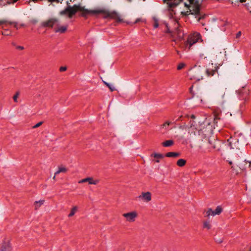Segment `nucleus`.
Masks as SVG:
<instances>
[{"instance_id":"1","label":"nucleus","mask_w":251,"mask_h":251,"mask_svg":"<svg viewBox=\"0 0 251 251\" xmlns=\"http://www.w3.org/2000/svg\"><path fill=\"white\" fill-rule=\"evenodd\" d=\"M77 11L82 12L81 15L83 17H86L88 14L97 15L99 14H104L105 17H111L116 19L118 21H121V18L119 15L116 12H113L110 13L107 10L103 8H97L94 10H88L85 9L84 7L80 4H75L73 6H67L65 9L61 12V14L67 13L69 14V17L71 18Z\"/></svg>"},{"instance_id":"2","label":"nucleus","mask_w":251,"mask_h":251,"mask_svg":"<svg viewBox=\"0 0 251 251\" xmlns=\"http://www.w3.org/2000/svg\"><path fill=\"white\" fill-rule=\"evenodd\" d=\"M217 72V68L214 69H205L200 66H195L188 72V76L191 80L199 81L203 79V75L206 74L207 76H213Z\"/></svg>"},{"instance_id":"3","label":"nucleus","mask_w":251,"mask_h":251,"mask_svg":"<svg viewBox=\"0 0 251 251\" xmlns=\"http://www.w3.org/2000/svg\"><path fill=\"white\" fill-rule=\"evenodd\" d=\"M200 40H201V34L199 33L195 32L189 36L185 43L186 47L190 50L193 45Z\"/></svg>"},{"instance_id":"4","label":"nucleus","mask_w":251,"mask_h":251,"mask_svg":"<svg viewBox=\"0 0 251 251\" xmlns=\"http://www.w3.org/2000/svg\"><path fill=\"white\" fill-rule=\"evenodd\" d=\"M123 216L125 217L126 221L129 223H132L135 221L138 216L136 211H133L128 213H124Z\"/></svg>"},{"instance_id":"5","label":"nucleus","mask_w":251,"mask_h":251,"mask_svg":"<svg viewBox=\"0 0 251 251\" xmlns=\"http://www.w3.org/2000/svg\"><path fill=\"white\" fill-rule=\"evenodd\" d=\"M191 5L190 7L191 10L196 15H199L200 10V5L199 4V0H188Z\"/></svg>"},{"instance_id":"6","label":"nucleus","mask_w":251,"mask_h":251,"mask_svg":"<svg viewBox=\"0 0 251 251\" xmlns=\"http://www.w3.org/2000/svg\"><path fill=\"white\" fill-rule=\"evenodd\" d=\"M223 211V208L221 206H217L215 210H213L211 208H208L206 211V216L209 217L210 216H214L215 215H220Z\"/></svg>"},{"instance_id":"7","label":"nucleus","mask_w":251,"mask_h":251,"mask_svg":"<svg viewBox=\"0 0 251 251\" xmlns=\"http://www.w3.org/2000/svg\"><path fill=\"white\" fill-rule=\"evenodd\" d=\"M227 142L230 149H237L238 148V140L236 137H230L227 139Z\"/></svg>"},{"instance_id":"8","label":"nucleus","mask_w":251,"mask_h":251,"mask_svg":"<svg viewBox=\"0 0 251 251\" xmlns=\"http://www.w3.org/2000/svg\"><path fill=\"white\" fill-rule=\"evenodd\" d=\"M59 24L60 23L58 19H51L44 22L43 25L44 26H48L50 27H57L59 25Z\"/></svg>"},{"instance_id":"9","label":"nucleus","mask_w":251,"mask_h":251,"mask_svg":"<svg viewBox=\"0 0 251 251\" xmlns=\"http://www.w3.org/2000/svg\"><path fill=\"white\" fill-rule=\"evenodd\" d=\"M180 117L176 118L175 116H171L170 117V121H166L162 126L161 128H165L166 130L167 129V126H169L171 124H175L176 121H178L180 119Z\"/></svg>"},{"instance_id":"10","label":"nucleus","mask_w":251,"mask_h":251,"mask_svg":"<svg viewBox=\"0 0 251 251\" xmlns=\"http://www.w3.org/2000/svg\"><path fill=\"white\" fill-rule=\"evenodd\" d=\"M138 198L145 202H149L151 200V194L149 192H143L138 196Z\"/></svg>"},{"instance_id":"11","label":"nucleus","mask_w":251,"mask_h":251,"mask_svg":"<svg viewBox=\"0 0 251 251\" xmlns=\"http://www.w3.org/2000/svg\"><path fill=\"white\" fill-rule=\"evenodd\" d=\"M208 143L211 145V148L213 149H214L216 151H218L219 152L221 151V144L219 141H218L217 140H214V141L209 140Z\"/></svg>"},{"instance_id":"12","label":"nucleus","mask_w":251,"mask_h":251,"mask_svg":"<svg viewBox=\"0 0 251 251\" xmlns=\"http://www.w3.org/2000/svg\"><path fill=\"white\" fill-rule=\"evenodd\" d=\"M86 182H88L89 184L96 185L99 182V180L98 179H94L91 177H88L79 180L78 183H82Z\"/></svg>"},{"instance_id":"13","label":"nucleus","mask_w":251,"mask_h":251,"mask_svg":"<svg viewBox=\"0 0 251 251\" xmlns=\"http://www.w3.org/2000/svg\"><path fill=\"white\" fill-rule=\"evenodd\" d=\"M12 247L10 245V241L6 242L4 240L2 243L0 251H11Z\"/></svg>"},{"instance_id":"14","label":"nucleus","mask_w":251,"mask_h":251,"mask_svg":"<svg viewBox=\"0 0 251 251\" xmlns=\"http://www.w3.org/2000/svg\"><path fill=\"white\" fill-rule=\"evenodd\" d=\"M165 2L168 1L170 7H172L178 4L182 0H163Z\"/></svg>"},{"instance_id":"15","label":"nucleus","mask_w":251,"mask_h":251,"mask_svg":"<svg viewBox=\"0 0 251 251\" xmlns=\"http://www.w3.org/2000/svg\"><path fill=\"white\" fill-rule=\"evenodd\" d=\"M57 27V28H56L55 29V31L56 32H59L61 33H63L66 31L67 28V25H63V26H58Z\"/></svg>"},{"instance_id":"16","label":"nucleus","mask_w":251,"mask_h":251,"mask_svg":"<svg viewBox=\"0 0 251 251\" xmlns=\"http://www.w3.org/2000/svg\"><path fill=\"white\" fill-rule=\"evenodd\" d=\"M44 202L45 201L44 200H41L38 201H36L34 203L35 209H38V208L44 204Z\"/></svg>"},{"instance_id":"17","label":"nucleus","mask_w":251,"mask_h":251,"mask_svg":"<svg viewBox=\"0 0 251 251\" xmlns=\"http://www.w3.org/2000/svg\"><path fill=\"white\" fill-rule=\"evenodd\" d=\"M174 144V142L173 140H166V141L163 142L162 143V145L163 147H171L172 146H173Z\"/></svg>"},{"instance_id":"18","label":"nucleus","mask_w":251,"mask_h":251,"mask_svg":"<svg viewBox=\"0 0 251 251\" xmlns=\"http://www.w3.org/2000/svg\"><path fill=\"white\" fill-rule=\"evenodd\" d=\"M67 171L66 167L63 166H60L58 167V170L55 173V175H57L61 173H65Z\"/></svg>"},{"instance_id":"19","label":"nucleus","mask_w":251,"mask_h":251,"mask_svg":"<svg viewBox=\"0 0 251 251\" xmlns=\"http://www.w3.org/2000/svg\"><path fill=\"white\" fill-rule=\"evenodd\" d=\"M179 155V153L175 152H168L165 155V156L168 157H175L178 156Z\"/></svg>"},{"instance_id":"20","label":"nucleus","mask_w":251,"mask_h":251,"mask_svg":"<svg viewBox=\"0 0 251 251\" xmlns=\"http://www.w3.org/2000/svg\"><path fill=\"white\" fill-rule=\"evenodd\" d=\"M186 163V161L184 159H179L177 160L176 164L179 167H183Z\"/></svg>"},{"instance_id":"21","label":"nucleus","mask_w":251,"mask_h":251,"mask_svg":"<svg viewBox=\"0 0 251 251\" xmlns=\"http://www.w3.org/2000/svg\"><path fill=\"white\" fill-rule=\"evenodd\" d=\"M211 227L210 222L208 221H204L203 223V228L209 229Z\"/></svg>"},{"instance_id":"22","label":"nucleus","mask_w":251,"mask_h":251,"mask_svg":"<svg viewBox=\"0 0 251 251\" xmlns=\"http://www.w3.org/2000/svg\"><path fill=\"white\" fill-rule=\"evenodd\" d=\"M77 209V207L76 206L73 207L72 208L70 214L68 215V217H72L73 216H74L75 214V213H76Z\"/></svg>"},{"instance_id":"23","label":"nucleus","mask_w":251,"mask_h":251,"mask_svg":"<svg viewBox=\"0 0 251 251\" xmlns=\"http://www.w3.org/2000/svg\"><path fill=\"white\" fill-rule=\"evenodd\" d=\"M152 19L153 21V27L156 28L158 27V20L155 17H153Z\"/></svg>"},{"instance_id":"24","label":"nucleus","mask_w":251,"mask_h":251,"mask_svg":"<svg viewBox=\"0 0 251 251\" xmlns=\"http://www.w3.org/2000/svg\"><path fill=\"white\" fill-rule=\"evenodd\" d=\"M9 4H11L10 0H0V5L1 6H4Z\"/></svg>"},{"instance_id":"25","label":"nucleus","mask_w":251,"mask_h":251,"mask_svg":"<svg viewBox=\"0 0 251 251\" xmlns=\"http://www.w3.org/2000/svg\"><path fill=\"white\" fill-rule=\"evenodd\" d=\"M151 156H153L154 158H157V159H160V158H162L163 157V155L162 154L157 153H154L152 154Z\"/></svg>"},{"instance_id":"26","label":"nucleus","mask_w":251,"mask_h":251,"mask_svg":"<svg viewBox=\"0 0 251 251\" xmlns=\"http://www.w3.org/2000/svg\"><path fill=\"white\" fill-rule=\"evenodd\" d=\"M1 33L4 36H8L10 35L11 31L8 29H4L3 31H2Z\"/></svg>"},{"instance_id":"27","label":"nucleus","mask_w":251,"mask_h":251,"mask_svg":"<svg viewBox=\"0 0 251 251\" xmlns=\"http://www.w3.org/2000/svg\"><path fill=\"white\" fill-rule=\"evenodd\" d=\"M103 83L109 88V89L110 90L111 92L115 90V88L111 85H110L109 83L105 81H103Z\"/></svg>"},{"instance_id":"28","label":"nucleus","mask_w":251,"mask_h":251,"mask_svg":"<svg viewBox=\"0 0 251 251\" xmlns=\"http://www.w3.org/2000/svg\"><path fill=\"white\" fill-rule=\"evenodd\" d=\"M12 45L13 46H15V48L16 49L18 50H23L24 49V47L23 46H16V44L14 42H12Z\"/></svg>"},{"instance_id":"29","label":"nucleus","mask_w":251,"mask_h":251,"mask_svg":"<svg viewBox=\"0 0 251 251\" xmlns=\"http://www.w3.org/2000/svg\"><path fill=\"white\" fill-rule=\"evenodd\" d=\"M4 25H7V24H8V25H14V26L15 28H16V29H18V25H17V23H16V22H7V23L6 24H4Z\"/></svg>"},{"instance_id":"30","label":"nucleus","mask_w":251,"mask_h":251,"mask_svg":"<svg viewBox=\"0 0 251 251\" xmlns=\"http://www.w3.org/2000/svg\"><path fill=\"white\" fill-rule=\"evenodd\" d=\"M20 94L19 92H16L13 97V99L14 102H17V99Z\"/></svg>"},{"instance_id":"31","label":"nucleus","mask_w":251,"mask_h":251,"mask_svg":"<svg viewBox=\"0 0 251 251\" xmlns=\"http://www.w3.org/2000/svg\"><path fill=\"white\" fill-rule=\"evenodd\" d=\"M43 122H40L38 124L32 126V128H35L38 127L39 126H41L43 124Z\"/></svg>"},{"instance_id":"32","label":"nucleus","mask_w":251,"mask_h":251,"mask_svg":"<svg viewBox=\"0 0 251 251\" xmlns=\"http://www.w3.org/2000/svg\"><path fill=\"white\" fill-rule=\"evenodd\" d=\"M184 66H185V64L184 63H180L177 66V70H181L182 68H183Z\"/></svg>"},{"instance_id":"33","label":"nucleus","mask_w":251,"mask_h":251,"mask_svg":"<svg viewBox=\"0 0 251 251\" xmlns=\"http://www.w3.org/2000/svg\"><path fill=\"white\" fill-rule=\"evenodd\" d=\"M67 70V68L66 67H61L59 68V71L60 72H64L65 71Z\"/></svg>"},{"instance_id":"34","label":"nucleus","mask_w":251,"mask_h":251,"mask_svg":"<svg viewBox=\"0 0 251 251\" xmlns=\"http://www.w3.org/2000/svg\"><path fill=\"white\" fill-rule=\"evenodd\" d=\"M241 34H242L241 31H240L238 32L236 34V38H239L241 36Z\"/></svg>"},{"instance_id":"35","label":"nucleus","mask_w":251,"mask_h":251,"mask_svg":"<svg viewBox=\"0 0 251 251\" xmlns=\"http://www.w3.org/2000/svg\"><path fill=\"white\" fill-rule=\"evenodd\" d=\"M244 162H245V163H249L250 164H249V166H251V159H250V160H247V159H245V160H244Z\"/></svg>"},{"instance_id":"36","label":"nucleus","mask_w":251,"mask_h":251,"mask_svg":"<svg viewBox=\"0 0 251 251\" xmlns=\"http://www.w3.org/2000/svg\"><path fill=\"white\" fill-rule=\"evenodd\" d=\"M7 23V21L2 20L0 21V25H3L4 24H6Z\"/></svg>"},{"instance_id":"37","label":"nucleus","mask_w":251,"mask_h":251,"mask_svg":"<svg viewBox=\"0 0 251 251\" xmlns=\"http://www.w3.org/2000/svg\"><path fill=\"white\" fill-rule=\"evenodd\" d=\"M164 24H165L166 27L167 28V30L166 32H168V33L170 32V30H169V29L168 28V24L166 23H164Z\"/></svg>"},{"instance_id":"38","label":"nucleus","mask_w":251,"mask_h":251,"mask_svg":"<svg viewBox=\"0 0 251 251\" xmlns=\"http://www.w3.org/2000/svg\"><path fill=\"white\" fill-rule=\"evenodd\" d=\"M200 57L201 59H205L206 58V56H204V55L203 54H201L200 55Z\"/></svg>"},{"instance_id":"39","label":"nucleus","mask_w":251,"mask_h":251,"mask_svg":"<svg viewBox=\"0 0 251 251\" xmlns=\"http://www.w3.org/2000/svg\"><path fill=\"white\" fill-rule=\"evenodd\" d=\"M49 2H59V0H48Z\"/></svg>"},{"instance_id":"40","label":"nucleus","mask_w":251,"mask_h":251,"mask_svg":"<svg viewBox=\"0 0 251 251\" xmlns=\"http://www.w3.org/2000/svg\"><path fill=\"white\" fill-rule=\"evenodd\" d=\"M19 0H10L11 3H14L15 2H16Z\"/></svg>"},{"instance_id":"41","label":"nucleus","mask_w":251,"mask_h":251,"mask_svg":"<svg viewBox=\"0 0 251 251\" xmlns=\"http://www.w3.org/2000/svg\"><path fill=\"white\" fill-rule=\"evenodd\" d=\"M141 21V20L140 19H136V20L135 21V23H138L139 21Z\"/></svg>"},{"instance_id":"42","label":"nucleus","mask_w":251,"mask_h":251,"mask_svg":"<svg viewBox=\"0 0 251 251\" xmlns=\"http://www.w3.org/2000/svg\"><path fill=\"white\" fill-rule=\"evenodd\" d=\"M238 1L239 2H240L241 3H243V2H244L246 1V0H238Z\"/></svg>"},{"instance_id":"43","label":"nucleus","mask_w":251,"mask_h":251,"mask_svg":"<svg viewBox=\"0 0 251 251\" xmlns=\"http://www.w3.org/2000/svg\"><path fill=\"white\" fill-rule=\"evenodd\" d=\"M246 94L247 95H248L249 94V90H247L246 92Z\"/></svg>"},{"instance_id":"44","label":"nucleus","mask_w":251,"mask_h":251,"mask_svg":"<svg viewBox=\"0 0 251 251\" xmlns=\"http://www.w3.org/2000/svg\"><path fill=\"white\" fill-rule=\"evenodd\" d=\"M155 162L157 163H158V162H159V160L158 159H157L155 160Z\"/></svg>"},{"instance_id":"45","label":"nucleus","mask_w":251,"mask_h":251,"mask_svg":"<svg viewBox=\"0 0 251 251\" xmlns=\"http://www.w3.org/2000/svg\"><path fill=\"white\" fill-rule=\"evenodd\" d=\"M177 53L178 54V55H180V52L179 51L177 50Z\"/></svg>"},{"instance_id":"46","label":"nucleus","mask_w":251,"mask_h":251,"mask_svg":"<svg viewBox=\"0 0 251 251\" xmlns=\"http://www.w3.org/2000/svg\"><path fill=\"white\" fill-rule=\"evenodd\" d=\"M56 175H55L53 177V179L54 180L55 179V176H56Z\"/></svg>"},{"instance_id":"47","label":"nucleus","mask_w":251,"mask_h":251,"mask_svg":"<svg viewBox=\"0 0 251 251\" xmlns=\"http://www.w3.org/2000/svg\"><path fill=\"white\" fill-rule=\"evenodd\" d=\"M143 1H145V0H143ZM128 1L130 2L131 1V0H128Z\"/></svg>"},{"instance_id":"48","label":"nucleus","mask_w":251,"mask_h":251,"mask_svg":"<svg viewBox=\"0 0 251 251\" xmlns=\"http://www.w3.org/2000/svg\"><path fill=\"white\" fill-rule=\"evenodd\" d=\"M229 163L230 164H232V162L231 161H230Z\"/></svg>"},{"instance_id":"49","label":"nucleus","mask_w":251,"mask_h":251,"mask_svg":"<svg viewBox=\"0 0 251 251\" xmlns=\"http://www.w3.org/2000/svg\"><path fill=\"white\" fill-rule=\"evenodd\" d=\"M192 118H195V116H194V115H192Z\"/></svg>"},{"instance_id":"50","label":"nucleus","mask_w":251,"mask_h":251,"mask_svg":"<svg viewBox=\"0 0 251 251\" xmlns=\"http://www.w3.org/2000/svg\"><path fill=\"white\" fill-rule=\"evenodd\" d=\"M200 19H201V18H199V19H198V21H200Z\"/></svg>"},{"instance_id":"51","label":"nucleus","mask_w":251,"mask_h":251,"mask_svg":"<svg viewBox=\"0 0 251 251\" xmlns=\"http://www.w3.org/2000/svg\"><path fill=\"white\" fill-rule=\"evenodd\" d=\"M250 251H251V249H250Z\"/></svg>"},{"instance_id":"52","label":"nucleus","mask_w":251,"mask_h":251,"mask_svg":"<svg viewBox=\"0 0 251 251\" xmlns=\"http://www.w3.org/2000/svg\"><path fill=\"white\" fill-rule=\"evenodd\" d=\"M250 62L251 63V60H250Z\"/></svg>"}]
</instances>
